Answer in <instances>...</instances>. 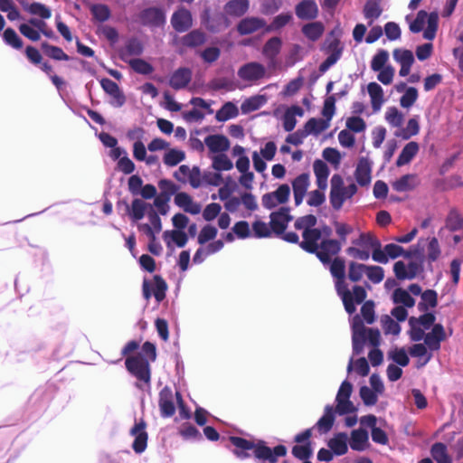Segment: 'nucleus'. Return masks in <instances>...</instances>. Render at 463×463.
Returning a JSON list of instances; mask_svg holds the SVG:
<instances>
[{"instance_id": "nucleus-1", "label": "nucleus", "mask_w": 463, "mask_h": 463, "mask_svg": "<svg viewBox=\"0 0 463 463\" xmlns=\"http://www.w3.org/2000/svg\"><path fill=\"white\" fill-rule=\"evenodd\" d=\"M229 441L234 447L232 452L240 459H247L251 456L261 463H278V458L285 457L288 449L284 445L269 448L263 439L251 440L238 436H230Z\"/></svg>"}, {"instance_id": "nucleus-2", "label": "nucleus", "mask_w": 463, "mask_h": 463, "mask_svg": "<svg viewBox=\"0 0 463 463\" xmlns=\"http://www.w3.org/2000/svg\"><path fill=\"white\" fill-rule=\"evenodd\" d=\"M329 270L335 279V287L337 295L341 298L346 313L352 315L356 310V305L362 304L367 297L364 287L355 285L352 291L348 289L345 282V261L343 258L335 257L329 263Z\"/></svg>"}, {"instance_id": "nucleus-3", "label": "nucleus", "mask_w": 463, "mask_h": 463, "mask_svg": "<svg viewBox=\"0 0 463 463\" xmlns=\"http://www.w3.org/2000/svg\"><path fill=\"white\" fill-rule=\"evenodd\" d=\"M317 223V218L313 214H307L305 216L298 217L294 223L296 230H302L303 240L299 243V247L303 250L313 245V241H319L321 239V232L319 228L315 226Z\"/></svg>"}, {"instance_id": "nucleus-4", "label": "nucleus", "mask_w": 463, "mask_h": 463, "mask_svg": "<svg viewBox=\"0 0 463 463\" xmlns=\"http://www.w3.org/2000/svg\"><path fill=\"white\" fill-rule=\"evenodd\" d=\"M319 241H313V245L310 249H303L307 253L315 254L317 258L324 265H328L331 262L332 258L337 257L341 251L342 246L341 241L336 239L323 238L320 242Z\"/></svg>"}, {"instance_id": "nucleus-5", "label": "nucleus", "mask_w": 463, "mask_h": 463, "mask_svg": "<svg viewBox=\"0 0 463 463\" xmlns=\"http://www.w3.org/2000/svg\"><path fill=\"white\" fill-rule=\"evenodd\" d=\"M356 192L357 187L354 184L345 187L343 178L339 175L332 176L329 198L330 203L335 210H340L345 199L353 197Z\"/></svg>"}, {"instance_id": "nucleus-6", "label": "nucleus", "mask_w": 463, "mask_h": 463, "mask_svg": "<svg viewBox=\"0 0 463 463\" xmlns=\"http://www.w3.org/2000/svg\"><path fill=\"white\" fill-rule=\"evenodd\" d=\"M125 366L128 372L139 382H143L147 385L150 384L151 369L149 361L141 354L126 357Z\"/></svg>"}, {"instance_id": "nucleus-7", "label": "nucleus", "mask_w": 463, "mask_h": 463, "mask_svg": "<svg viewBox=\"0 0 463 463\" xmlns=\"http://www.w3.org/2000/svg\"><path fill=\"white\" fill-rule=\"evenodd\" d=\"M312 435L313 429L308 428L294 436L293 441L296 444L291 449L294 458L298 460H307L313 456Z\"/></svg>"}, {"instance_id": "nucleus-8", "label": "nucleus", "mask_w": 463, "mask_h": 463, "mask_svg": "<svg viewBox=\"0 0 463 463\" xmlns=\"http://www.w3.org/2000/svg\"><path fill=\"white\" fill-rule=\"evenodd\" d=\"M167 284L160 275H155L153 283L144 279L142 284V293L146 300H149L152 295L156 300L160 303L165 298Z\"/></svg>"}, {"instance_id": "nucleus-9", "label": "nucleus", "mask_w": 463, "mask_h": 463, "mask_svg": "<svg viewBox=\"0 0 463 463\" xmlns=\"http://www.w3.org/2000/svg\"><path fill=\"white\" fill-rule=\"evenodd\" d=\"M138 19L144 26L157 28L165 25V14L159 7H148L139 13Z\"/></svg>"}, {"instance_id": "nucleus-10", "label": "nucleus", "mask_w": 463, "mask_h": 463, "mask_svg": "<svg viewBox=\"0 0 463 463\" xmlns=\"http://www.w3.org/2000/svg\"><path fill=\"white\" fill-rule=\"evenodd\" d=\"M269 225L275 235L283 234L287 230L288 222L293 220V216L289 213L288 207H280L278 211L269 214Z\"/></svg>"}, {"instance_id": "nucleus-11", "label": "nucleus", "mask_w": 463, "mask_h": 463, "mask_svg": "<svg viewBox=\"0 0 463 463\" xmlns=\"http://www.w3.org/2000/svg\"><path fill=\"white\" fill-rule=\"evenodd\" d=\"M146 423L143 419L136 422L130 430V435L135 437L132 444L133 450L140 454L144 452L147 446L148 434L146 431Z\"/></svg>"}, {"instance_id": "nucleus-12", "label": "nucleus", "mask_w": 463, "mask_h": 463, "mask_svg": "<svg viewBox=\"0 0 463 463\" xmlns=\"http://www.w3.org/2000/svg\"><path fill=\"white\" fill-rule=\"evenodd\" d=\"M171 24L177 33L187 32L193 26L191 12L184 7H179L171 16Z\"/></svg>"}, {"instance_id": "nucleus-13", "label": "nucleus", "mask_w": 463, "mask_h": 463, "mask_svg": "<svg viewBox=\"0 0 463 463\" xmlns=\"http://www.w3.org/2000/svg\"><path fill=\"white\" fill-rule=\"evenodd\" d=\"M239 77L247 81H257L266 75L265 67L256 61H251L241 66L238 71Z\"/></svg>"}, {"instance_id": "nucleus-14", "label": "nucleus", "mask_w": 463, "mask_h": 463, "mask_svg": "<svg viewBox=\"0 0 463 463\" xmlns=\"http://www.w3.org/2000/svg\"><path fill=\"white\" fill-rule=\"evenodd\" d=\"M267 24L263 18L249 16L242 18L237 24L236 29L240 35H248L254 33L263 28L266 29Z\"/></svg>"}, {"instance_id": "nucleus-15", "label": "nucleus", "mask_w": 463, "mask_h": 463, "mask_svg": "<svg viewBox=\"0 0 463 463\" xmlns=\"http://www.w3.org/2000/svg\"><path fill=\"white\" fill-rule=\"evenodd\" d=\"M327 52L329 55L326 59L319 65V71L324 73L330 67L337 62V61L341 58L343 53V46H341V42L339 39L335 38L332 40L327 45Z\"/></svg>"}, {"instance_id": "nucleus-16", "label": "nucleus", "mask_w": 463, "mask_h": 463, "mask_svg": "<svg viewBox=\"0 0 463 463\" xmlns=\"http://www.w3.org/2000/svg\"><path fill=\"white\" fill-rule=\"evenodd\" d=\"M160 413L164 418L172 417L175 412V406L174 403V394L168 386L164 387L159 392L158 401Z\"/></svg>"}, {"instance_id": "nucleus-17", "label": "nucleus", "mask_w": 463, "mask_h": 463, "mask_svg": "<svg viewBox=\"0 0 463 463\" xmlns=\"http://www.w3.org/2000/svg\"><path fill=\"white\" fill-rule=\"evenodd\" d=\"M192 76L191 69L186 67L178 68L172 73L169 79V86L175 90H183L191 82Z\"/></svg>"}, {"instance_id": "nucleus-18", "label": "nucleus", "mask_w": 463, "mask_h": 463, "mask_svg": "<svg viewBox=\"0 0 463 463\" xmlns=\"http://www.w3.org/2000/svg\"><path fill=\"white\" fill-rule=\"evenodd\" d=\"M392 54L394 60L401 65L399 71L400 76H408L411 71V67L414 62L412 52L410 50L395 49Z\"/></svg>"}, {"instance_id": "nucleus-19", "label": "nucleus", "mask_w": 463, "mask_h": 463, "mask_svg": "<svg viewBox=\"0 0 463 463\" xmlns=\"http://www.w3.org/2000/svg\"><path fill=\"white\" fill-rule=\"evenodd\" d=\"M365 326L358 317H354L353 324V351L354 354H359L364 351V345L366 341V335H364Z\"/></svg>"}, {"instance_id": "nucleus-20", "label": "nucleus", "mask_w": 463, "mask_h": 463, "mask_svg": "<svg viewBox=\"0 0 463 463\" xmlns=\"http://www.w3.org/2000/svg\"><path fill=\"white\" fill-rule=\"evenodd\" d=\"M318 12V6L315 0H302L295 7L296 15L301 20L316 19Z\"/></svg>"}, {"instance_id": "nucleus-21", "label": "nucleus", "mask_w": 463, "mask_h": 463, "mask_svg": "<svg viewBox=\"0 0 463 463\" xmlns=\"http://www.w3.org/2000/svg\"><path fill=\"white\" fill-rule=\"evenodd\" d=\"M372 165L366 157H361L357 163L354 177L360 186H366L372 180Z\"/></svg>"}, {"instance_id": "nucleus-22", "label": "nucleus", "mask_w": 463, "mask_h": 463, "mask_svg": "<svg viewBox=\"0 0 463 463\" xmlns=\"http://www.w3.org/2000/svg\"><path fill=\"white\" fill-rule=\"evenodd\" d=\"M144 52V45L140 40L136 37H132L128 40L125 46L118 51L119 58L128 62L130 56H139Z\"/></svg>"}, {"instance_id": "nucleus-23", "label": "nucleus", "mask_w": 463, "mask_h": 463, "mask_svg": "<svg viewBox=\"0 0 463 463\" xmlns=\"http://www.w3.org/2000/svg\"><path fill=\"white\" fill-rule=\"evenodd\" d=\"M309 185L308 174L303 173L297 176L292 182V189L296 205H299L306 195Z\"/></svg>"}, {"instance_id": "nucleus-24", "label": "nucleus", "mask_w": 463, "mask_h": 463, "mask_svg": "<svg viewBox=\"0 0 463 463\" xmlns=\"http://www.w3.org/2000/svg\"><path fill=\"white\" fill-rule=\"evenodd\" d=\"M206 33L200 29L192 30L180 39L181 44L190 49H195L197 47H200L206 43Z\"/></svg>"}, {"instance_id": "nucleus-25", "label": "nucleus", "mask_w": 463, "mask_h": 463, "mask_svg": "<svg viewBox=\"0 0 463 463\" xmlns=\"http://www.w3.org/2000/svg\"><path fill=\"white\" fill-rule=\"evenodd\" d=\"M100 86L103 90L115 100L118 107H121L125 104L126 97L115 81L104 78L100 80Z\"/></svg>"}, {"instance_id": "nucleus-26", "label": "nucleus", "mask_w": 463, "mask_h": 463, "mask_svg": "<svg viewBox=\"0 0 463 463\" xmlns=\"http://www.w3.org/2000/svg\"><path fill=\"white\" fill-rule=\"evenodd\" d=\"M204 144L213 153L222 154L230 148V141L223 135H209L204 138Z\"/></svg>"}, {"instance_id": "nucleus-27", "label": "nucleus", "mask_w": 463, "mask_h": 463, "mask_svg": "<svg viewBox=\"0 0 463 463\" xmlns=\"http://www.w3.org/2000/svg\"><path fill=\"white\" fill-rule=\"evenodd\" d=\"M250 8L249 0H230L223 7L226 15L231 17H242Z\"/></svg>"}, {"instance_id": "nucleus-28", "label": "nucleus", "mask_w": 463, "mask_h": 463, "mask_svg": "<svg viewBox=\"0 0 463 463\" xmlns=\"http://www.w3.org/2000/svg\"><path fill=\"white\" fill-rule=\"evenodd\" d=\"M203 24L211 33H218L222 28H227L230 25L228 18L222 14H220L213 18H211L207 14L203 17Z\"/></svg>"}, {"instance_id": "nucleus-29", "label": "nucleus", "mask_w": 463, "mask_h": 463, "mask_svg": "<svg viewBox=\"0 0 463 463\" xmlns=\"http://www.w3.org/2000/svg\"><path fill=\"white\" fill-rule=\"evenodd\" d=\"M282 47V41L279 37H272L269 39L262 48V54L270 61L275 62L276 57L279 54Z\"/></svg>"}, {"instance_id": "nucleus-30", "label": "nucleus", "mask_w": 463, "mask_h": 463, "mask_svg": "<svg viewBox=\"0 0 463 463\" xmlns=\"http://www.w3.org/2000/svg\"><path fill=\"white\" fill-rule=\"evenodd\" d=\"M335 410L333 406L326 405L325 407L324 415L317 420L316 427L321 434H326L331 430L335 423Z\"/></svg>"}, {"instance_id": "nucleus-31", "label": "nucleus", "mask_w": 463, "mask_h": 463, "mask_svg": "<svg viewBox=\"0 0 463 463\" xmlns=\"http://www.w3.org/2000/svg\"><path fill=\"white\" fill-rule=\"evenodd\" d=\"M327 446L337 456L345 455L347 450V435L345 432L335 434L327 442Z\"/></svg>"}, {"instance_id": "nucleus-32", "label": "nucleus", "mask_w": 463, "mask_h": 463, "mask_svg": "<svg viewBox=\"0 0 463 463\" xmlns=\"http://www.w3.org/2000/svg\"><path fill=\"white\" fill-rule=\"evenodd\" d=\"M418 178L414 174H407L397 179L392 184V187L396 192H407L413 190L417 185Z\"/></svg>"}, {"instance_id": "nucleus-33", "label": "nucleus", "mask_w": 463, "mask_h": 463, "mask_svg": "<svg viewBox=\"0 0 463 463\" xmlns=\"http://www.w3.org/2000/svg\"><path fill=\"white\" fill-rule=\"evenodd\" d=\"M419 149V144L415 141L406 144L396 160V165L400 167L409 164L418 154Z\"/></svg>"}, {"instance_id": "nucleus-34", "label": "nucleus", "mask_w": 463, "mask_h": 463, "mask_svg": "<svg viewBox=\"0 0 463 463\" xmlns=\"http://www.w3.org/2000/svg\"><path fill=\"white\" fill-rule=\"evenodd\" d=\"M367 90L371 98V104L373 111L376 112L380 110L383 103L384 102L383 88L376 82H370L367 85Z\"/></svg>"}, {"instance_id": "nucleus-35", "label": "nucleus", "mask_w": 463, "mask_h": 463, "mask_svg": "<svg viewBox=\"0 0 463 463\" xmlns=\"http://www.w3.org/2000/svg\"><path fill=\"white\" fill-rule=\"evenodd\" d=\"M368 432L364 429L354 430L351 432L350 447L356 451H362L365 449L368 442Z\"/></svg>"}, {"instance_id": "nucleus-36", "label": "nucleus", "mask_w": 463, "mask_h": 463, "mask_svg": "<svg viewBox=\"0 0 463 463\" xmlns=\"http://www.w3.org/2000/svg\"><path fill=\"white\" fill-rule=\"evenodd\" d=\"M302 33L310 41H317L324 33L325 27L321 22H312L302 26Z\"/></svg>"}, {"instance_id": "nucleus-37", "label": "nucleus", "mask_w": 463, "mask_h": 463, "mask_svg": "<svg viewBox=\"0 0 463 463\" xmlns=\"http://www.w3.org/2000/svg\"><path fill=\"white\" fill-rule=\"evenodd\" d=\"M329 125L330 123L324 118H311L306 122L304 129L307 135L313 134L317 136L329 128Z\"/></svg>"}, {"instance_id": "nucleus-38", "label": "nucleus", "mask_w": 463, "mask_h": 463, "mask_svg": "<svg viewBox=\"0 0 463 463\" xmlns=\"http://www.w3.org/2000/svg\"><path fill=\"white\" fill-rule=\"evenodd\" d=\"M239 115V109L235 104L231 101L224 103L222 108L217 110L215 118L219 122H224L231 118H234Z\"/></svg>"}, {"instance_id": "nucleus-39", "label": "nucleus", "mask_w": 463, "mask_h": 463, "mask_svg": "<svg viewBox=\"0 0 463 463\" xmlns=\"http://www.w3.org/2000/svg\"><path fill=\"white\" fill-rule=\"evenodd\" d=\"M380 1L381 0H367L364 6V15L366 19L370 20V25L374 20L378 19L383 13Z\"/></svg>"}, {"instance_id": "nucleus-40", "label": "nucleus", "mask_w": 463, "mask_h": 463, "mask_svg": "<svg viewBox=\"0 0 463 463\" xmlns=\"http://www.w3.org/2000/svg\"><path fill=\"white\" fill-rule=\"evenodd\" d=\"M369 243L367 248H372V258L374 261L386 264L388 262V258L384 254L383 250H382V244L381 241L373 235L370 234Z\"/></svg>"}, {"instance_id": "nucleus-41", "label": "nucleus", "mask_w": 463, "mask_h": 463, "mask_svg": "<svg viewBox=\"0 0 463 463\" xmlns=\"http://www.w3.org/2000/svg\"><path fill=\"white\" fill-rule=\"evenodd\" d=\"M41 48L43 51L44 54L49 58L55 61H69L70 56L64 52V51L58 46L52 45L47 42H43L41 43Z\"/></svg>"}, {"instance_id": "nucleus-42", "label": "nucleus", "mask_w": 463, "mask_h": 463, "mask_svg": "<svg viewBox=\"0 0 463 463\" xmlns=\"http://www.w3.org/2000/svg\"><path fill=\"white\" fill-rule=\"evenodd\" d=\"M430 454L437 463H452L448 453L447 446L441 442H436L431 446Z\"/></svg>"}, {"instance_id": "nucleus-43", "label": "nucleus", "mask_w": 463, "mask_h": 463, "mask_svg": "<svg viewBox=\"0 0 463 463\" xmlns=\"http://www.w3.org/2000/svg\"><path fill=\"white\" fill-rule=\"evenodd\" d=\"M125 205L134 221L141 220L145 216L146 210L148 206V204L141 199H134L130 208L127 203H125Z\"/></svg>"}, {"instance_id": "nucleus-44", "label": "nucleus", "mask_w": 463, "mask_h": 463, "mask_svg": "<svg viewBox=\"0 0 463 463\" xmlns=\"http://www.w3.org/2000/svg\"><path fill=\"white\" fill-rule=\"evenodd\" d=\"M421 302L418 304L420 311H427L429 307H435L438 305V294L433 289H427L421 294Z\"/></svg>"}, {"instance_id": "nucleus-45", "label": "nucleus", "mask_w": 463, "mask_h": 463, "mask_svg": "<svg viewBox=\"0 0 463 463\" xmlns=\"http://www.w3.org/2000/svg\"><path fill=\"white\" fill-rule=\"evenodd\" d=\"M439 25L438 14L432 12L428 14L427 16V28L424 30L423 37L426 40L431 41L435 38Z\"/></svg>"}, {"instance_id": "nucleus-46", "label": "nucleus", "mask_w": 463, "mask_h": 463, "mask_svg": "<svg viewBox=\"0 0 463 463\" xmlns=\"http://www.w3.org/2000/svg\"><path fill=\"white\" fill-rule=\"evenodd\" d=\"M446 227L450 232H457L463 229V217L456 209L449 211L446 218Z\"/></svg>"}, {"instance_id": "nucleus-47", "label": "nucleus", "mask_w": 463, "mask_h": 463, "mask_svg": "<svg viewBox=\"0 0 463 463\" xmlns=\"http://www.w3.org/2000/svg\"><path fill=\"white\" fill-rule=\"evenodd\" d=\"M366 272V265L355 261H350L348 264L347 277L352 282H359Z\"/></svg>"}, {"instance_id": "nucleus-48", "label": "nucleus", "mask_w": 463, "mask_h": 463, "mask_svg": "<svg viewBox=\"0 0 463 463\" xmlns=\"http://www.w3.org/2000/svg\"><path fill=\"white\" fill-rule=\"evenodd\" d=\"M392 300L395 304H402L406 307H412L415 305L414 298L408 291L402 288H398L393 291Z\"/></svg>"}, {"instance_id": "nucleus-49", "label": "nucleus", "mask_w": 463, "mask_h": 463, "mask_svg": "<svg viewBox=\"0 0 463 463\" xmlns=\"http://www.w3.org/2000/svg\"><path fill=\"white\" fill-rule=\"evenodd\" d=\"M128 62L131 69L137 73L148 75L154 71V67L143 59H131Z\"/></svg>"}, {"instance_id": "nucleus-50", "label": "nucleus", "mask_w": 463, "mask_h": 463, "mask_svg": "<svg viewBox=\"0 0 463 463\" xmlns=\"http://www.w3.org/2000/svg\"><path fill=\"white\" fill-rule=\"evenodd\" d=\"M212 160V166L216 171H229L233 167L232 160L223 153L213 156Z\"/></svg>"}, {"instance_id": "nucleus-51", "label": "nucleus", "mask_w": 463, "mask_h": 463, "mask_svg": "<svg viewBox=\"0 0 463 463\" xmlns=\"http://www.w3.org/2000/svg\"><path fill=\"white\" fill-rule=\"evenodd\" d=\"M5 43L14 49L20 50L24 46L23 40L19 37L13 28H7L3 33Z\"/></svg>"}, {"instance_id": "nucleus-52", "label": "nucleus", "mask_w": 463, "mask_h": 463, "mask_svg": "<svg viewBox=\"0 0 463 463\" xmlns=\"http://www.w3.org/2000/svg\"><path fill=\"white\" fill-rule=\"evenodd\" d=\"M252 232L255 238H269L271 237L273 231L270 225L263 221L257 220L252 223Z\"/></svg>"}, {"instance_id": "nucleus-53", "label": "nucleus", "mask_w": 463, "mask_h": 463, "mask_svg": "<svg viewBox=\"0 0 463 463\" xmlns=\"http://www.w3.org/2000/svg\"><path fill=\"white\" fill-rule=\"evenodd\" d=\"M218 230L216 227L207 224L202 228L197 237V241L200 245H204L206 242L213 241L216 238Z\"/></svg>"}, {"instance_id": "nucleus-54", "label": "nucleus", "mask_w": 463, "mask_h": 463, "mask_svg": "<svg viewBox=\"0 0 463 463\" xmlns=\"http://www.w3.org/2000/svg\"><path fill=\"white\" fill-rule=\"evenodd\" d=\"M93 18L99 22H106L109 19L111 13L108 5L102 4L93 5L90 8Z\"/></svg>"}, {"instance_id": "nucleus-55", "label": "nucleus", "mask_w": 463, "mask_h": 463, "mask_svg": "<svg viewBox=\"0 0 463 463\" xmlns=\"http://www.w3.org/2000/svg\"><path fill=\"white\" fill-rule=\"evenodd\" d=\"M388 52L383 49L379 50L371 61V69L373 71H381L382 69L386 67L385 63L388 61Z\"/></svg>"}, {"instance_id": "nucleus-56", "label": "nucleus", "mask_w": 463, "mask_h": 463, "mask_svg": "<svg viewBox=\"0 0 463 463\" xmlns=\"http://www.w3.org/2000/svg\"><path fill=\"white\" fill-rule=\"evenodd\" d=\"M185 158L184 152L177 149H170L164 156V163L168 166H175Z\"/></svg>"}, {"instance_id": "nucleus-57", "label": "nucleus", "mask_w": 463, "mask_h": 463, "mask_svg": "<svg viewBox=\"0 0 463 463\" xmlns=\"http://www.w3.org/2000/svg\"><path fill=\"white\" fill-rule=\"evenodd\" d=\"M441 254L439 241L436 237H432L427 246V260L429 263L436 261Z\"/></svg>"}, {"instance_id": "nucleus-58", "label": "nucleus", "mask_w": 463, "mask_h": 463, "mask_svg": "<svg viewBox=\"0 0 463 463\" xmlns=\"http://www.w3.org/2000/svg\"><path fill=\"white\" fill-rule=\"evenodd\" d=\"M385 119L391 126L399 128L403 122V115L396 107H391L385 113Z\"/></svg>"}, {"instance_id": "nucleus-59", "label": "nucleus", "mask_w": 463, "mask_h": 463, "mask_svg": "<svg viewBox=\"0 0 463 463\" xmlns=\"http://www.w3.org/2000/svg\"><path fill=\"white\" fill-rule=\"evenodd\" d=\"M335 402L336 407L334 409L335 413L336 412L339 415L354 413L357 410L350 399H335Z\"/></svg>"}, {"instance_id": "nucleus-60", "label": "nucleus", "mask_w": 463, "mask_h": 463, "mask_svg": "<svg viewBox=\"0 0 463 463\" xmlns=\"http://www.w3.org/2000/svg\"><path fill=\"white\" fill-rule=\"evenodd\" d=\"M418 99V90L414 87L406 89L404 94L400 99V104L402 108L411 107Z\"/></svg>"}, {"instance_id": "nucleus-61", "label": "nucleus", "mask_w": 463, "mask_h": 463, "mask_svg": "<svg viewBox=\"0 0 463 463\" xmlns=\"http://www.w3.org/2000/svg\"><path fill=\"white\" fill-rule=\"evenodd\" d=\"M334 227L335 230L336 235L339 237L338 241H341V245L346 241L347 236L354 232V228L345 223L340 222H334Z\"/></svg>"}, {"instance_id": "nucleus-62", "label": "nucleus", "mask_w": 463, "mask_h": 463, "mask_svg": "<svg viewBox=\"0 0 463 463\" xmlns=\"http://www.w3.org/2000/svg\"><path fill=\"white\" fill-rule=\"evenodd\" d=\"M292 19V15L289 13L280 14L277 15L272 23L266 27V32H271L273 30H279L288 24Z\"/></svg>"}, {"instance_id": "nucleus-63", "label": "nucleus", "mask_w": 463, "mask_h": 463, "mask_svg": "<svg viewBox=\"0 0 463 463\" xmlns=\"http://www.w3.org/2000/svg\"><path fill=\"white\" fill-rule=\"evenodd\" d=\"M179 433L184 439H202L200 431L190 423L183 424L179 430Z\"/></svg>"}, {"instance_id": "nucleus-64", "label": "nucleus", "mask_w": 463, "mask_h": 463, "mask_svg": "<svg viewBox=\"0 0 463 463\" xmlns=\"http://www.w3.org/2000/svg\"><path fill=\"white\" fill-rule=\"evenodd\" d=\"M27 11L34 15H38L43 19H48L51 17V10L41 3H33L27 7Z\"/></svg>"}]
</instances>
